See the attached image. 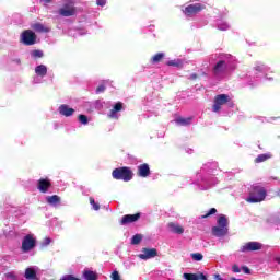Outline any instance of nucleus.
Returning a JSON list of instances; mask_svg holds the SVG:
<instances>
[{
	"mask_svg": "<svg viewBox=\"0 0 280 280\" xmlns=\"http://www.w3.org/2000/svg\"><path fill=\"white\" fill-rule=\"evenodd\" d=\"M205 4L202 3H195V4H189L184 9V14L186 16H194V14H198L199 12H202L205 10Z\"/></svg>",
	"mask_w": 280,
	"mask_h": 280,
	"instance_id": "6e6552de",
	"label": "nucleus"
},
{
	"mask_svg": "<svg viewBox=\"0 0 280 280\" xmlns=\"http://www.w3.org/2000/svg\"><path fill=\"white\" fill-rule=\"evenodd\" d=\"M158 255L159 252L156 250V248L144 247L142 248V254H139L138 257L139 259L148 260L158 257Z\"/></svg>",
	"mask_w": 280,
	"mask_h": 280,
	"instance_id": "9d476101",
	"label": "nucleus"
},
{
	"mask_svg": "<svg viewBox=\"0 0 280 280\" xmlns=\"http://www.w3.org/2000/svg\"><path fill=\"white\" fill-rule=\"evenodd\" d=\"M36 33H34V31L32 30H25L22 32L21 36H20V40L23 45H26L27 47L32 46V45H36Z\"/></svg>",
	"mask_w": 280,
	"mask_h": 280,
	"instance_id": "39448f33",
	"label": "nucleus"
},
{
	"mask_svg": "<svg viewBox=\"0 0 280 280\" xmlns=\"http://www.w3.org/2000/svg\"><path fill=\"white\" fill-rule=\"evenodd\" d=\"M184 279L186 280H208L209 276L202 273V272H197V273H184Z\"/></svg>",
	"mask_w": 280,
	"mask_h": 280,
	"instance_id": "4468645a",
	"label": "nucleus"
},
{
	"mask_svg": "<svg viewBox=\"0 0 280 280\" xmlns=\"http://www.w3.org/2000/svg\"><path fill=\"white\" fill-rule=\"evenodd\" d=\"M191 258L194 259V261H202L205 256H202V254H200V253H194V254H191Z\"/></svg>",
	"mask_w": 280,
	"mask_h": 280,
	"instance_id": "2f4dec72",
	"label": "nucleus"
},
{
	"mask_svg": "<svg viewBox=\"0 0 280 280\" xmlns=\"http://www.w3.org/2000/svg\"><path fill=\"white\" fill-rule=\"evenodd\" d=\"M49 244H51V238L50 237H45L43 243H42V246H49Z\"/></svg>",
	"mask_w": 280,
	"mask_h": 280,
	"instance_id": "4c0bfd02",
	"label": "nucleus"
},
{
	"mask_svg": "<svg viewBox=\"0 0 280 280\" xmlns=\"http://www.w3.org/2000/svg\"><path fill=\"white\" fill-rule=\"evenodd\" d=\"M54 0H42V3H44V5H49V3H52Z\"/></svg>",
	"mask_w": 280,
	"mask_h": 280,
	"instance_id": "79ce46f5",
	"label": "nucleus"
},
{
	"mask_svg": "<svg viewBox=\"0 0 280 280\" xmlns=\"http://www.w3.org/2000/svg\"><path fill=\"white\" fill-rule=\"evenodd\" d=\"M60 196L58 195H52V196H47L46 197V202L47 205H51L52 207H56V205H60Z\"/></svg>",
	"mask_w": 280,
	"mask_h": 280,
	"instance_id": "a211bd4d",
	"label": "nucleus"
},
{
	"mask_svg": "<svg viewBox=\"0 0 280 280\" xmlns=\"http://www.w3.org/2000/svg\"><path fill=\"white\" fill-rule=\"evenodd\" d=\"M213 279H214V280H224V279H222V278L220 277L219 273H214V275H213Z\"/></svg>",
	"mask_w": 280,
	"mask_h": 280,
	"instance_id": "c03bdc74",
	"label": "nucleus"
},
{
	"mask_svg": "<svg viewBox=\"0 0 280 280\" xmlns=\"http://www.w3.org/2000/svg\"><path fill=\"white\" fill-rule=\"evenodd\" d=\"M262 245L259 242H248L246 243V250H261Z\"/></svg>",
	"mask_w": 280,
	"mask_h": 280,
	"instance_id": "412c9836",
	"label": "nucleus"
},
{
	"mask_svg": "<svg viewBox=\"0 0 280 280\" xmlns=\"http://www.w3.org/2000/svg\"><path fill=\"white\" fill-rule=\"evenodd\" d=\"M110 279L112 280H121V278L119 276V271H117V270L113 271V273L110 275Z\"/></svg>",
	"mask_w": 280,
	"mask_h": 280,
	"instance_id": "f704fd0d",
	"label": "nucleus"
},
{
	"mask_svg": "<svg viewBox=\"0 0 280 280\" xmlns=\"http://www.w3.org/2000/svg\"><path fill=\"white\" fill-rule=\"evenodd\" d=\"M201 75H207L206 72H201Z\"/></svg>",
	"mask_w": 280,
	"mask_h": 280,
	"instance_id": "09e8293b",
	"label": "nucleus"
},
{
	"mask_svg": "<svg viewBox=\"0 0 280 280\" xmlns=\"http://www.w3.org/2000/svg\"><path fill=\"white\" fill-rule=\"evenodd\" d=\"M218 213V210L215 208H211L206 214L201 215V219L205 220V218H209L210 215H215Z\"/></svg>",
	"mask_w": 280,
	"mask_h": 280,
	"instance_id": "7c9ffc66",
	"label": "nucleus"
},
{
	"mask_svg": "<svg viewBox=\"0 0 280 280\" xmlns=\"http://www.w3.org/2000/svg\"><path fill=\"white\" fill-rule=\"evenodd\" d=\"M226 69H229V65H226V61L220 60L217 62V65L212 69L213 75H222V73H226Z\"/></svg>",
	"mask_w": 280,
	"mask_h": 280,
	"instance_id": "9b49d317",
	"label": "nucleus"
},
{
	"mask_svg": "<svg viewBox=\"0 0 280 280\" xmlns=\"http://www.w3.org/2000/svg\"><path fill=\"white\" fill-rule=\"evenodd\" d=\"M112 176L115 180H124L125 183H129V180L135 176L132 170L128 166H122L115 168L112 172Z\"/></svg>",
	"mask_w": 280,
	"mask_h": 280,
	"instance_id": "7ed1b4c3",
	"label": "nucleus"
},
{
	"mask_svg": "<svg viewBox=\"0 0 280 280\" xmlns=\"http://www.w3.org/2000/svg\"><path fill=\"white\" fill-rule=\"evenodd\" d=\"M268 159H272V155L270 153L259 154L256 158L255 163H264L265 161H268Z\"/></svg>",
	"mask_w": 280,
	"mask_h": 280,
	"instance_id": "bb28decb",
	"label": "nucleus"
},
{
	"mask_svg": "<svg viewBox=\"0 0 280 280\" xmlns=\"http://www.w3.org/2000/svg\"><path fill=\"white\" fill-rule=\"evenodd\" d=\"M246 275H250V269L246 268Z\"/></svg>",
	"mask_w": 280,
	"mask_h": 280,
	"instance_id": "a18cd8bd",
	"label": "nucleus"
},
{
	"mask_svg": "<svg viewBox=\"0 0 280 280\" xmlns=\"http://www.w3.org/2000/svg\"><path fill=\"white\" fill-rule=\"evenodd\" d=\"M34 248H36V238H34V235L27 234L22 241V252L30 253Z\"/></svg>",
	"mask_w": 280,
	"mask_h": 280,
	"instance_id": "0eeeda50",
	"label": "nucleus"
},
{
	"mask_svg": "<svg viewBox=\"0 0 280 280\" xmlns=\"http://www.w3.org/2000/svg\"><path fill=\"white\" fill-rule=\"evenodd\" d=\"M83 277H84L85 280H97V279H100V276L97 275V272L91 271V270H85L83 272Z\"/></svg>",
	"mask_w": 280,
	"mask_h": 280,
	"instance_id": "5701e85b",
	"label": "nucleus"
},
{
	"mask_svg": "<svg viewBox=\"0 0 280 280\" xmlns=\"http://www.w3.org/2000/svg\"><path fill=\"white\" fill-rule=\"evenodd\" d=\"M104 91H106V85L104 84H101L96 88V93L100 94V93H104Z\"/></svg>",
	"mask_w": 280,
	"mask_h": 280,
	"instance_id": "e433bc0d",
	"label": "nucleus"
},
{
	"mask_svg": "<svg viewBox=\"0 0 280 280\" xmlns=\"http://www.w3.org/2000/svg\"><path fill=\"white\" fill-rule=\"evenodd\" d=\"M189 80H198V74L197 73H192L190 75Z\"/></svg>",
	"mask_w": 280,
	"mask_h": 280,
	"instance_id": "37998d69",
	"label": "nucleus"
},
{
	"mask_svg": "<svg viewBox=\"0 0 280 280\" xmlns=\"http://www.w3.org/2000/svg\"><path fill=\"white\" fill-rule=\"evenodd\" d=\"M5 278H7V279H16V277L14 276V272H8V273H5Z\"/></svg>",
	"mask_w": 280,
	"mask_h": 280,
	"instance_id": "ea45409f",
	"label": "nucleus"
},
{
	"mask_svg": "<svg viewBox=\"0 0 280 280\" xmlns=\"http://www.w3.org/2000/svg\"><path fill=\"white\" fill-rule=\"evenodd\" d=\"M31 56L32 58H34L35 60H38V58H43V56H45V52H43V50L39 49H35L31 51Z\"/></svg>",
	"mask_w": 280,
	"mask_h": 280,
	"instance_id": "cd10ccee",
	"label": "nucleus"
},
{
	"mask_svg": "<svg viewBox=\"0 0 280 280\" xmlns=\"http://www.w3.org/2000/svg\"><path fill=\"white\" fill-rule=\"evenodd\" d=\"M24 277L25 279H28V280H35L36 270H34V268H26Z\"/></svg>",
	"mask_w": 280,
	"mask_h": 280,
	"instance_id": "393cba45",
	"label": "nucleus"
},
{
	"mask_svg": "<svg viewBox=\"0 0 280 280\" xmlns=\"http://www.w3.org/2000/svg\"><path fill=\"white\" fill-rule=\"evenodd\" d=\"M96 4L104 8V5H106V0H96Z\"/></svg>",
	"mask_w": 280,
	"mask_h": 280,
	"instance_id": "58836bf2",
	"label": "nucleus"
},
{
	"mask_svg": "<svg viewBox=\"0 0 280 280\" xmlns=\"http://www.w3.org/2000/svg\"><path fill=\"white\" fill-rule=\"evenodd\" d=\"M37 189L40 194H47L51 189V179L49 177L37 180Z\"/></svg>",
	"mask_w": 280,
	"mask_h": 280,
	"instance_id": "1a4fd4ad",
	"label": "nucleus"
},
{
	"mask_svg": "<svg viewBox=\"0 0 280 280\" xmlns=\"http://www.w3.org/2000/svg\"><path fill=\"white\" fill-rule=\"evenodd\" d=\"M90 203L92 205L94 211H100V203H96L93 197L90 198Z\"/></svg>",
	"mask_w": 280,
	"mask_h": 280,
	"instance_id": "72a5a7b5",
	"label": "nucleus"
},
{
	"mask_svg": "<svg viewBox=\"0 0 280 280\" xmlns=\"http://www.w3.org/2000/svg\"><path fill=\"white\" fill-rule=\"evenodd\" d=\"M79 121L83 124V126H86L89 124V117L86 115H79Z\"/></svg>",
	"mask_w": 280,
	"mask_h": 280,
	"instance_id": "473e14b6",
	"label": "nucleus"
},
{
	"mask_svg": "<svg viewBox=\"0 0 280 280\" xmlns=\"http://www.w3.org/2000/svg\"><path fill=\"white\" fill-rule=\"evenodd\" d=\"M32 30H34V32H37L39 34H47V32H49V28L45 27V25L40 23L33 24Z\"/></svg>",
	"mask_w": 280,
	"mask_h": 280,
	"instance_id": "6ab92c4d",
	"label": "nucleus"
},
{
	"mask_svg": "<svg viewBox=\"0 0 280 280\" xmlns=\"http://www.w3.org/2000/svg\"><path fill=\"white\" fill-rule=\"evenodd\" d=\"M229 102H231V96H229V94H219L214 96V103L212 105L213 113H220V110H222V106H224V104H229Z\"/></svg>",
	"mask_w": 280,
	"mask_h": 280,
	"instance_id": "20e7f679",
	"label": "nucleus"
},
{
	"mask_svg": "<svg viewBox=\"0 0 280 280\" xmlns=\"http://www.w3.org/2000/svg\"><path fill=\"white\" fill-rule=\"evenodd\" d=\"M168 229L172 233H176L177 235H183L185 233V229L180 226V224L170 222Z\"/></svg>",
	"mask_w": 280,
	"mask_h": 280,
	"instance_id": "dca6fc26",
	"label": "nucleus"
},
{
	"mask_svg": "<svg viewBox=\"0 0 280 280\" xmlns=\"http://www.w3.org/2000/svg\"><path fill=\"white\" fill-rule=\"evenodd\" d=\"M121 110H124V103L117 102L110 109L108 117L110 119H117V113H121Z\"/></svg>",
	"mask_w": 280,
	"mask_h": 280,
	"instance_id": "ddd939ff",
	"label": "nucleus"
},
{
	"mask_svg": "<svg viewBox=\"0 0 280 280\" xmlns=\"http://www.w3.org/2000/svg\"><path fill=\"white\" fill-rule=\"evenodd\" d=\"M167 67H177V69H183V60L174 59L166 62Z\"/></svg>",
	"mask_w": 280,
	"mask_h": 280,
	"instance_id": "a878e982",
	"label": "nucleus"
},
{
	"mask_svg": "<svg viewBox=\"0 0 280 280\" xmlns=\"http://www.w3.org/2000/svg\"><path fill=\"white\" fill-rule=\"evenodd\" d=\"M138 176L141 178H148V176H150V165H148V163L138 166Z\"/></svg>",
	"mask_w": 280,
	"mask_h": 280,
	"instance_id": "2eb2a0df",
	"label": "nucleus"
},
{
	"mask_svg": "<svg viewBox=\"0 0 280 280\" xmlns=\"http://www.w3.org/2000/svg\"><path fill=\"white\" fill-rule=\"evenodd\" d=\"M59 113L60 115H63V117H71L75 113V109L69 107V105H61L59 106Z\"/></svg>",
	"mask_w": 280,
	"mask_h": 280,
	"instance_id": "f3484780",
	"label": "nucleus"
},
{
	"mask_svg": "<svg viewBox=\"0 0 280 280\" xmlns=\"http://www.w3.org/2000/svg\"><path fill=\"white\" fill-rule=\"evenodd\" d=\"M36 75H39V78H45L47 75V66L39 65L35 68Z\"/></svg>",
	"mask_w": 280,
	"mask_h": 280,
	"instance_id": "4be33fe9",
	"label": "nucleus"
},
{
	"mask_svg": "<svg viewBox=\"0 0 280 280\" xmlns=\"http://www.w3.org/2000/svg\"><path fill=\"white\" fill-rule=\"evenodd\" d=\"M141 240H143V236L141 234H136L131 238V244L137 246L138 244H141Z\"/></svg>",
	"mask_w": 280,
	"mask_h": 280,
	"instance_id": "c85d7f7f",
	"label": "nucleus"
},
{
	"mask_svg": "<svg viewBox=\"0 0 280 280\" xmlns=\"http://www.w3.org/2000/svg\"><path fill=\"white\" fill-rule=\"evenodd\" d=\"M138 220H141V213L139 212L136 214H126L120 220V224L121 225L132 224V222H138Z\"/></svg>",
	"mask_w": 280,
	"mask_h": 280,
	"instance_id": "f8f14e48",
	"label": "nucleus"
},
{
	"mask_svg": "<svg viewBox=\"0 0 280 280\" xmlns=\"http://www.w3.org/2000/svg\"><path fill=\"white\" fill-rule=\"evenodd\" d=\"M242 270H243V272H246V266H242L241 268H240V266L238 265H233L232 266V271L233 272H242Z\"/></svg>",
	"mask_w": 280,
	"mask_h": 280,
	"instance_id": "c756f323",
	"label": "nucleus"
},
{
	"mask_svg": "<svg viewBox=\"0 0 280 280\" xmlns=\"http://www.w3.org/2000/svg\"><path fill=\"white\" fill-rule=\"evenodd\" d=\"M231 280H243V279L231 278Z\"/></svg>",
	"mask_w": 280,
	"mask_h": 280,
	"instance_id": "de8ad7c7",
	"label": "nucleus"
},
{
	"mask_svg": "<svg viewBox=\"0 0 280 280\" xmlns=\"http://www.w3.org/2000/svg\"><path fill=\"white\" fill-rule=\"evenodd\" d=\"M217 226L212 228V235L215 237H224L229 233V219L226 215L221 214L217 221Z\"/></svg>",
	"mask_w": 280,
	"mask_h": 280,
	"instance_id": "f03ea898",
	"label": "nucleus"
},
{
	"mask_svg": "<svg viewBox=\"0 0 280 280\" xmlns=\"http://www.w3.org/2000/svg\"><path fill=\"white\" fill-rule=\"evenodd\" d=\"M60 280H80V279L75 278L73 275H66Z\"/></svg>",
	"mask_w": 280,
	"mask_h": 280,
	"instance_id": "c9c22d12",
	"label": "nucleus"
},
{
	"mask_svg": "<svg viewBox=\"0 0 280 280\" xmlns=\"http://www.w3.org/2000/svg\"><path fill=\"white\" fill-rule=\"evenodd\" d=\"M191 117L188 118H184V117H177L175 119L176 124H178V126H189L191 124Z\"/></svg>",
	"mask_w": 280,
	"mask_h": 280,
	"instance_id": "b1692460",
	"label": "nucleus"
},
{
	"mask_svg": "<svg viewBox=\"0 0 280 280\" xmlns=\"http://www.w3.org/2000/svg\"><path fill=\"white\" fill-rule=\"evenodd\" d=\"M242 250H243V253H244V250H246V246H243V247H242Z\"/></svg>",
	"mask_w": 280,
	"mask_h": 280,
	"instance_id": "49530a36",
	"label": "nucleus"
},
{
	"mask_svg": "<svg viewBox=\"0 0 280 280\" xmlns=\"http://www.w3.org/2000/svg\"><path fill=\"white\" fill-rule=\"evenodd\" d=\"M78 10L75 9V3H73V1H70L63 4V7L58 10V14L60 16H66V18L75 16Z\"/></svg>",
	"mask_w": 280,
	"mask_h": 280,
	"instance_id": "423d86ee",
	"label": "nucleus"
},
{
	"mask_svg": "<svg viewBox=\"0 0 280 280\" xmlns=\"http://www.w3.org/2000/svg\"><path fill=\"white\" fill-rule=\"evenodd\" d=\"M165 59V52H156L153 57H151V65H159V62H163Z\"/></svg>",
	"mask_w": 280,
	"mask_h": 280,
	"instance_id": "aec40b11",
	"label": "nucleus"
},
{
	"mask_svg": "<svg viewBox=\"0 0 280 280\" xmlns=\"http://www.w3.org/2000/svg\"><path fill=\"white\" fill-rule=\"evenodd\" d=\"M256 71H266V67L264 66H257Z\"/></svg>",
	"mask_w": 280,
	"mask_h": 280,
	"instance_id": "a19ab883",
	"label": "nucleus"
},
{
	"mask_svg": "<svg viewBox=\"0 0 280 280\" xmlns=\"http://www.w3.org/2000/svg\"><path fill=\"white\" fill-rule=\"evenodd\" d=\"M267 195L268 192L266 191V188L259 185H253L249 190V197L247 198V202H264Z\"/></svg>",
	"mask_w": 280,
	"mask_h": 280,
	"instance_id": "f257e3e1",
	"label": "nucleus"
}]
</instances>
